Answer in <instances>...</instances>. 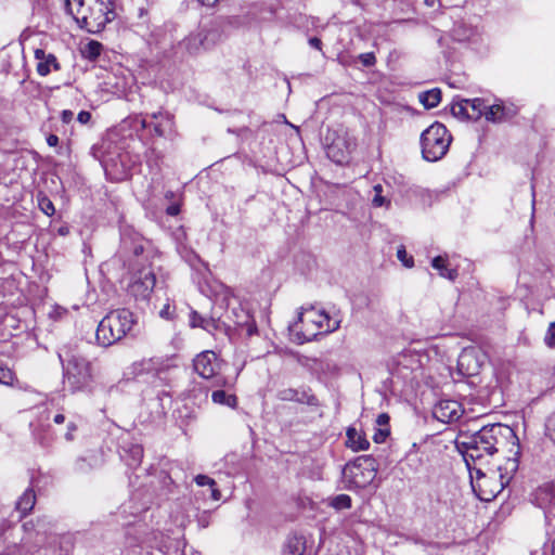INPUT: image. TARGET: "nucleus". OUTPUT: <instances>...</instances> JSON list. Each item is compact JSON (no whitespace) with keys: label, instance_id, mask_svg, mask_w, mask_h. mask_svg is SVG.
<instances>
[{"label":"nucleus","instance_id":"nucleus-7","mask_svg":"<svg viewBox=\"0 0 555 555\" xmlns=\"http://www.w3.org/2000/svg\"><path fill=\"white\" fill-rule=\"evenodd\" d=\"M452 137L447 127L438 121L430 125L421 135L423 158L427 162L440 160L449 151Z\"/></svg>","mask_w":555,"mask_h":555},{"label":"nucleus","instance_id":"nucleus-60","mask_svg":"<svg viewBox=\"0 0 555 555\" xmlns=\"http://www.w3.org/2000/svg\"><path fill=\"white\" fill-rule=\"evenodd\" d=\"M23 528H24L25 531H28L30 528H33V524L31 522H25L23 525Z\"/></svg>","mask_w":555,"mask_h":555},{"label":"nucleus","instance_id":"nucleus-63","mask_svg":"<svg viewBox=\"0 0 555 555\" xmlns=\"http://www.w3.org/2000/svg\"><path fill=\"white\" fill-rule=\"evenodd\" d=\"M552 555H555V539L552 542Z\"/></svg>","mask_w":555,"mask_h":555},{"label":"nucleus","instance_id":"nucleus-24","mask_svg":"<svg viewBox=\"0 0 555 555\" xmlns=\"http://www.w3.org/2000/svg\"><path fill=\"white\" fill-rule=\"evenodd\" d=\"M418 100L426 108H434L438 106L441 101V91L438 88H434L431 90L421 92L418 94Z\"/></svg>","mask_w":555,"mask_h":555},{"label":"nucleus","instance_id":"nucleus-56","mask_svg":"<svg viewBox=\"0 0 555 555\" xmlns=\"http://www.w3.org/2000/svg\"><path fill=\"white\" fill-rule=\"evenodd\" d=\"M169 113L168 112H156V113H153L151 114V117L157 121H159V119H162V115H168Z\"/></svg>","mask_w":555,"mask_h":555},{"label":"nucleus","instance_id":"nucleus-50","mask_svg":"<svg viewBox=\"0 0 555 555\" xmlns=\"http://www.w3.org/2000/svg\"><path fill=\"white\" fill-rule=\"evenodd\" d=\"M160 317L164 319H171L172 310L169 305H166L159 312Z\"/></svg>","mask_w":555,"mask_h":555},{"label":"nucleus","instance_id":"nucleus-59","mask_svg":"<svg viewBox=\"0 0 555 555\" xmlns=\"http://www.w3.org/2000/svg\"><path fill=\"white\" fill-rule=\"evenodd\" d=\"M83 464H85V460H80V461L78 462V469H79V470H81V472H83V470H85Z\"/></svg>","mask_w":555,"mask_h":555},{"label":"nucleus","instance_id":"nucleus-4","mask_svg":"<svg viewBox=\"0 0 555 555\" xmlns=\"http://www.w3.org/2000/svg\"><path fill=\"white\" fill-rule=\"evenodd\" d=\"M340 326V320L332 318L325 310L314 306L301 308L298 320L289 325V331L297 344L311 341L320 334L335 332Z\"/></svg>","mask_w":555,"mask_h":555},{"label":"nucleus","instance_id":"nucleus-40","mask_svg":"<svg viewBox=\"0 0 555 555\" xmlns=\"http://www.w3.org/2000/svg\"><path fill=\"white\" fill-rule=\"evenodd\" d=\"M390 430L389 427L377 428L373 435V440L376 443L385 442L386 438L389 436Z\"/></svg>","mask_w":555,"mask_h":555},{"label":"nucleus","instance_id":"nucleus-57","mask_svg":"<svg viewBox=\"0 0 555 555\" xmlns=\"http://www.w3.org/2000/svg\"><path fill=\"white\" fill-rule=\"evenodd\" d=\"M53 421L55 424H63L65 422V416L59 413L53 417Z\"/></svg>","mask_w":555,"mask_h":555},{"label":"nucleus","instance_id":"nucleus-33","mask_svg":"<svg viewBox=\"0 0 555 555\" xmlns=\"http://www.w3.org/2000/svg\"><path fill=\"white\" fill-rule=\"evenodd\" d=\"M373 190L375 192V195L374 197L372 198V204L373 206L375 207H382L384 205H389L390 204V201L387 199L385 196L382 195L383 193V185L382 184H376L373 186Z\"/></svg>","mask_w":555,"mask_h":555},{"label":"nucleus","instance_id":"nucleus-12","mask_svg":"<svg viewBox=\"0 0 555 555\" xmlns=\"http://www.w3.org/2000/svg\"><path fill=\"white\" fill-rule=\"evenodd\" d=\"M276 398L281 401H291L309 406H319L318 398L308 387L284 388L278 391Z\"/></svg>","mask_w":555,"mask_h":555},{"label":"nucleus","instance_id":"nucleus-10","mask_svg":"<svg viewBox=\"0 0 555 555\" xmlns=\"http://www.w3.org/2000/svg\"><path fill=\"white\" fill-rule=\"evenodd\" d=\"M195 372L203 378L209 379L216 377L215 385L220 386L223 384L221 377H217L219 371V362L217 354L214 351H204L195 357L193 360Z\"/></svg>","mask_w":555,"mask_h":555},{"label":"nucleus","instance_id":"nucleus-26","mask_svg":"<svg viewBox=\"0 0 555 555\" xmlns=\"http://www.w3.org/2000/svg\"><path fill=\"white\" fill-rule=\"evenodd\" d=\"M102 50L103 46L101 42L91 40L81 48V54L89 61H95L101 55Z\"/></svg>","mask_w":555,"mask_h":555},{"label":"nucleus","instance_id":"nucleus-41","mask_svg":"<svg viewBox=\"0 0 555 555\" xmlns=\"http://www.w3.org/2000/svg\"><path fill=\"white\" fill-rule=\"evenodd\" d=\"M544 341L550 348H555V322L550 324Z\"/></svg>","mask_w":555,"mask_h":555},{"label":"nucleus","instance_id":"nucleus-32","mask_svg":"<svg viewBox=\"0 0 555 555\" xmlns=\"http://www.w3.org/2000/svg\"><path fill=\"white\" fill-rule=\"evenodd\" d=\"M245 321H236V324L242 326L243 330H245L247 336H253L257 334L258 328L254 319L249 317L247 313H245Z\"/></svg>","mask_w":555,"mask_h":555},{"label":"nucleus","instance_id":"nucleus-37","mask_svg":"<svg viewBox=\"0 0 555 555\" xmlns=\"http://www.w3.org/2000/svg\"><path fill=\"white\" fill-rule=\"evenodd\" d=\"M397 257L406 268L413 267V264H414L413 258L412 257H408V254H406V250H405L404 246H400L398 248Z\"/></svg>","mask_w":555,"mask_h":555},{"label":"nucleus","instance_id":"nucleus-34","mask_svg":"<svg viewBox=\"0 0 555 555\" xmlns=\"http://www.w3.org/2000/svg\"><path fill=\"white\" fill-rule=\"evenodd\" d=\"M129 453L131 455V461L128 462L127 464H128V466L134 468L138 465H140V463L142 461L143 449L140 446L135 444L130 448Z\"/></svg>","mask_w":555,"mask_h":555},{"label":"nucleus","instance_id":"nucleus-3","mask_svg":"<svg viewBox=\"0 0 555 555\" xmlns=\"http://www.w3.org/2000/svg\"><path fill=\"white\" fill-rule=\"evenodd\" d=\"M65 8L80 28L92 34L102 31L116 17L114 0H66Z\"/></svg>","mask_w":555,"mask_h":555},{"label":"nucleus","instance_id":"nucleus-23","mask_svg":"<svg viewBox=\"0 0 555 555\" xmlns=\"http://www.w3.org/2000/svg\"><path fill=\"white\" fill-rule=\"evenodd\" d=\"M433 268L439 271V274L442 278H446L450 281H454L457 278V270L450 269L447 264V259L442 256H437L431 261Z\"/></svg>","mask_w":555,"mask_h":555},{"label":"nucleus","instance_id":"nucleus-6","mask_svg":"<svg viewBox=\"0 0 555 555\" xmlns=\"http://www.w3.org/2000/svg\"><path fill=\"white\" fill-rule=\"evenodd\" d=\"M63 367L64 384L72 392L85 389L92 382L91 363L75 350L63 348L59 352Z\"/></svg>","mask_w":555,"mask_h":555},{"label":"nucleus","instance_id":"nucleus-19","mask_svg":"<svg viewBox=\"0 0 555 555\" xmlns=\"http://www.w3.org/2000/svg\"><path fill=\"white\" fill-rule=\"evenodd\" d=\"M154 132L158 137L173 138L176 134L173 116L171 114L162 115V119L154 124Z\"/></svg>","mask_w":555,"mask_h":555},{"label":"nucleus","instance_id":"nucleus-35","mask_svg":"<svg viewBox=\"0 0 555 555\" xmlns=\"http://www.w3.org/2000/svg\"><path fill=\"white\" fill-rule=\"evenodd\" d=\"M15 379L14 372L8 367L7 365L0 363V384L3 385H13Z\"/></svg>","mask_w":555,"mask_h":555},{"label":"nucleus","instance_id":"nucleus-1","mask_svg":"<svg viewBox=\"0 0 555 555\" xmlns=\"http://www.w3.org/2000/svg\"><path fill=\"white\" fill-rule=\"evenodd\" d=\"M121 253L132 256L129 267L132 271L128 292L137 300L149 299L156 283V278L151 269V262L155 254L151 243L142 235L133 231H125L121 235Z\"/></svg>","mask_w":555,"mask_h":555},{"label":"nucleus","instance_id":"nucleus-54","mask_svg":"<svg viewBox=\"0 0 555 555\" xmlns=\"http://www.w3.org/2000/svg\"><path fill=\"white\" fill-rule=\"evenodd\" d=\"M46 56H47V55H46V53H44V51H43V50H41V49H37V50L35 51V57H36L37 60H39V62L43 61V60L46 59Z\"/></svg>","mask_w":555,"mask_h":555},{"label":"nucleus","instance_id":"nucleus-18","mask_svg":"<svg viewBox=\"0 0 555 555\" xmlns=\"http://www.w3.org/2000/svg\"><path fill=\"white\" fill-rule=\"evenodd\" d=\"M306 552V539L302 535H289L283 545V555H304Z\"/></svg>","mask_w":555,"mask_h":555},{"label":"nucleus","instance_id":"nucleus-45","mask_svg":"<svg viewBox=\"0 0 555 555\" xmlns=\"http://www.w3.org/2000/svg\"><path fill=\"white\" fill-rule=\"evenodd\" d=\"M359 59L361 63L366 67L373 66L376 62L375 55L371 52L360 54Z\"/></svg>","mask_w":555,"mask_h":555},{"label":"nucleus","instance_id":"nucleus-36","mask_svg":"<svg viewBox=\"0 0 555 555\" xmlns=\"http://www.w3.org/2000/svg\"><path fill=\"white\" fill-rule=\"evenodd\" d=\"M544 430L545 436L555 443V411L546 417Z\"/></svg>","mask_w":555,"mask_h":555},{"label":"nucleus","instance_id":"nucleus-42","mask_svg":"<svg viewBox=\"0 0 555 555\" xmlns=\"http://www.w3.org/2000/svg\"><path fill=\"white\" fill-rule=\"evenodd\" d=\"M205 319H206V317H203L197 311L192 310L190 312V326L193 327V328L194 327H201V321L205 320Z\"/></svg>","mask_w":555,"mask_h":555},{"label":"nucleus","instance_id":"nucleus-11","mask_svg":"<svg viewBox=\"0 0 555 555\" xmlns=\"http://www.w3.org/2000/svg\"><path fill=\"white\" fill-rule=\"evenodd\" d=\"M354 139L346 135H338L327 145V156L336 164H345L349 160L350 154L356 149Z\"/></svg>","mask_w":555,"mask_h":555},{"label":"nucleus","instance_id":"nucleus-13","mask_svg":"<svg viewBox=\"0 0 555 555\" xmlns=\"http://www.w3.org/2000/svg\"><path fill=\"white\" fill-rule=\"evenodd\" d=\"M483 356L475 348L464 349L459 356L457 369L462 375L475 376L482 365Z\"/></svg>","mask_w":555,"mask_h":555},{"label":"nucleus","instance_id":"nucleus-27","mask_svg":"<svg viewBox=\"0 0 555 555\" xmlns=\"http://www.w3.org/2000/svg\"><path fill=\"white\" fill-rule=\"evenodd\" d=\"M211 400L216 404L227 405L235 408L237 404V398L234 395H229L224 390H216L211 393Z\"/></svg>","mask_w":555,"mask_h":555},{"label":"nucleus","instance_id":"nucleus-64","mask_svg":"<svg viewBox=\"0 0 555 555\" xmlns=\"http://www.w3.org/2000/svg\"><path fill=\"white\" fill-rule=\"evenodd\" d=\"M59 232H60L62 235L66 234V230H64V229H62V228L60 229V231H59Z\"/></svg>","mask_w":555,"mask_h":555},{"label":"nucleus","instance_id":"nucleus-20","mask_svg":"<svg viewBox=\"0 0 555 555\" xmlns=\"http://www.w3.org/2000/svg\"><path fill=\"white\" fill-rule=\"evenodd\" d=\"M347 446L353 451H364L369 449L370 442L356 428H348Z\"/></svg>","mask_w":555,"mask_h":555},{"label":"nucleus","instance_id":"nucleus-58","mask_svg":"<svg viewBox=\"0 0 555 555\" xmlns=\"http://www.w3.org/2000/svg\"><path fill=\"white\" fill-rule=\"evenodd\" d=\"M203 5L212 7L220 0H198Z\"/></svg>","mask_w":555,"mask_h":555},{"label":"nucleus","instance_id":"nucleus-49","mask_svg":"<svg viewBox=\"0 0 555 555\" xmlns=\"http://www.w3.org/2000/svg\"><path fill=\"white\" fill-rule=\"evenodd\" d=\"M462 28H463V26H462V25H459V26H456V27L453 29V35H454V37H455L457 40H460V41L465 40V39H468V36H465V35H463V34H461Z\"/></svg>","mask_w":555,"mask_h":555},{"label":"nucleus","instance_id":"nucleus-8","mask_svg":"<svg viewBox=\"0 0 555 555\" xmlns=\"http://www.w3.org/2000/svg\"><path fill=\"white\" fill-rule=\"evenodd\" d=\"M377 469V462L372 455H361L345 465L343 475L349 489H363L373 482Z\"/></svg>","mask_w":555,"mask_h":555},{"label":"nucleus","instance_id":"nucleus-55","mask_svg":"<svg viewBox=\"0 0 555 555\" xmlns=\"http://www.w3.org/2000/svg\"><path fill=\"white\" fill-rule=\"evenodd\" d=\"M167 214L170 216H176L179 214V207L177 205H171L167 208Z\"/></svg>","mask_w":555,"mask_h":555},{"label":"nucleus","instance_id":"nucleus-30","mask_svg":"<svg viewBox=\"0 0 555 555\" xmlns=\"http://www.w3.org/2000/svg\"><path fill=\"white\" fill-rule=\"evenodd\" d=\"M37 198H38L39 208L41 209V211L43 214H46L47 216L54 215V212H55L54 205L48 196L40 193V194H38Z\"/></svg>","mask_w":555,"mask_h":555},{"label":"nucleus","instance_id":"nucleus-14","mask_svg":"<svg viewBox=\"0 0 555 555\" xmlns=\"http://www.w3.org/2000/svg\"><path fill=\"white\" fill-rule=\"evenodd\" d=\"M134 377L152 376L160 378L162 374L166 372L164 361L158 358L142 359L134 362L131 366Z\"/></svg>","mask_w":555,"mask_h":555},{"label":"nucleus","instance_id":"nucleus-2","mask_svg":"<svg viewBox=\"0 0 555 555\" xmlns=\"http://www.w3.org/2000/svg\"><path fill=\"white\" fill-rule=\"evenodd\" d=\"M508 439L517 440L514 430L506 425L491 424L472 435H461L457 447L461 450L473 478L472 463L492 456L505 447Z\"/></svg>","mask_w":555,"mask_h":555},{"label":"nucleus","instance_id":"nucleus-48","mask_svg":"<svg viewBox=\"0 0 555 555\" xmlns=\"http://www.w3.org/2000/svg\"><path fill=\"white\" fill-rule=\"evenodd\" d=\"M77 427L74 423H69L67 425V433L65 434V438L68 441H72L74 439V433L76 431Z\"/></svg>","mask_w":555,"mask_h":555},{"label":"nucleus","instance_id":"nucleus-61","mask_svg":"<svg viewBox=\"0 0 555 555\" xmlns=\"http://www.w3.org/2000/svg\"><path fill=\"white\" fill-rule=\"evenodd\" d=\"M212 495H214V499L218 500L219 499V491L214 489L212 490Z\"/></svg>","mask_w":555,"mask_h":555},{"label":"nucleus","instance_id":"nucleus-43","mask_svg":"<svg viewBox=\"0 0 555 555\" xmlns=\"http://www.w3.org/2000/svg\"><path fill=\"white\" fill-rule=\"evenodd\" d=\"M195 482L199 487H204V486L214 487L216 485V481L206 475H197L195 477Z\"/></svg>","mask_w":555,"mask_h":555},{"label":"nucleus","instance_id":"nucleus-46","mask_svg":"<svg viewBox=\"0 0 555 555\" xmlns=\"http://www.w3.org/2000/svg\"><path fill=\"white\" fill-rule=\"evenodd\" d=\"M376 424L379 426V428L388 427L389 415L386 413H380L376 418Z\"/></svg>","mask_w":555,"mask_h":555},{"label":"nucleus","instance_id":"nucleus-62","mask_svg":"<svg viewBox=\"0 0 555 555\" xmlns=\"http://www.w3.org/2000/svg\"><path fill=\"white\" fill-rule=\"evenodd\" d=\"M141 125H142V128H147V127H149V124L146 122V120H145V119H143V120L141 121Z\"/></svg>","mask_w":555,"mask_h":555},{"label":"nucleus","instance_id":"nucleus-21","mask_svg":"<svg viewBox=\"0 0 555 555\" xmlns=\"http://www.w3.org/2000/svg\"><path fill=\"white\" fill-rule=\"evenodd\" d=\"M36 504V494L33 489H26L16 502V509L21 513V517L26 516Z\"/></svg>","mask_w":555,"mask_h":555},{"label":"nucleus","instance_id":"nucleus-17","mask_svg":"<svg viewBox=\"0 0 555 555\" xmlns=\"http://www.w3.org/2000/svg\"><path fill=\"white\" fill-rule=\"evenodd\" d=\"M206 40L207 37L202 34H192L179 42L178 50L188 55H196L202 49L208 48Z\"/></svg>","mask_w":555,"mask_h":555},{"label":"nucleus","instance_id":"nucleus-53","mask_svg":"<svg viewBox=\"0 0 555 555\" xmlns=\"http://www.w3.org/2000/svg\"><path fill=\"white\" fill-rule=\"evenodd\" d=\"M47 143L49 146H56L59 144V137L56 134L48 135Z\"/></svg>","mask_w":555,"mask_h":555},{"label":"nucleus","instance_id":"nucleus-38","mask_svg":"<svg viewBox=\"0 0 555 555\" xmlns=\"http://www.w3.org/2000/svg\"><path fill=\"white\" fill-rule=\"evenodd\" d=\"M201 328L207 331L208 333H212L219 328V323L214 318H206L205 320L201 321Z\"/></svg>","mask_w":555,"mask_h":555},{"label":"nucleus","instance_id":"nucleus-15","mask_svg":"<svg viewBox=\"0 0 555 555\" xmlns=\"http://www.w3.org/2000/svg\"><path fill=\"white\" fill-rule=\"evenodd\" d=\"M463 410L455 400H442L436 404L434 415L442 423H453L461 418Z\"/></svg>","mask_w":555,"mask_h":555},{"label":"nucleus","instance_id":"nucleus-5","mask_svg":"<svg viewBox=\"0 0 555 555\" xmlns=\"http://www.w3.org/2000/svg\"><path fill=\"white\" fill-rule=\"evenodd\" d=\"M135 324L133 313L125 308L109 311L99 323L95 338L99 345L108 347L126 337Z\"/></svg>","mask_w":555,"mask_h":555},{"label":"nucleus","instance_id":"nucleus-31","mask_svg":"<svg viewBox=\"0 0 555 555\" xmlns=\"http://www.w3.org/2000/svg\"><path fill=\"white\" fill-rule=\"evenodd\" d=\"M451 112L455 117L469 119L470 112L468 109V104H466V100L454 103L451 107Z\"/></svg>","mask_w":555,"mask_h":555},{"label":"nucleus","instance_id":"nucleus-16","mask_svg":"<svg viewBox=\"0 0 555 555\" xmlns=\"http://www.w3.org/2000/svg\"><path fill=\"white\" fill-rule=\"evenodd\" d=\"M532 502L544 511L555 508V483L544 482L539 486L531 494Z\"/></svg>","mask_w":555,"mask_h":555},{"label":"nucleus","instance_id":"nucleus-25","mask_svg":"<svg viewBox=\"0 0 555 555\" xmlns=\"http://www.w3.org/2000/svg\"><path fill=\"white\" fill-rule=\"evenodd\" d=\"M468 109L470 112L469 119L478 120L481 116H485L487 104L482 99L466 100Z\"/></svg>","mask_w":555,"mask_h":555},{"label":"nucleus","instance_id":"nucleus-39","mask_svg":"<svg viewBox=\"0 0 555 555\" xmlns=\"http://www.w3.org/2000/svg\"><path fill=\"white\" fill-rule=\"evenodd\" d=\"M190 396H193L194 398H197V393L203 396L204 400H207L208 398V389L206 386H203L202 384H194L192 389L189 390Z\"/></svg>","mask_w":555,"mask_h":555},{"label":"nucleus","instance_id":"nucleus-47","mask_svg":"<svg viewBox=\"0 0 555 555\" xmlns=\"http://www.w3.org/2000/svg\"><path fill=\"white\" fill-rule=\"evenodd\" d=\"M90 119H91V114L87 111L79 112V114L77 116V120L82 125L88 124L90 121Z\"/></svg>","mask_w":555,"mask_h":555},{"label":"nucleus","instance_id":"nucleus-52","mask_svg":"<svg viewBox=\"0 0 555 555\" xmlns=\"http://www.w3.org/2000/svg\"><path fill=\"white\" fill-rule=\"evenodd\" d=\"M74 117V113L72 111L65 109L62 112V120L66 124L70 122Z\"/></svg>","mask_w":555,"mask_h":555},{"label":"nucleus","instance_id":"nucleus-28","mask_svg":"<svg viewBox=\"0 0 555 555\" xmlns=\"http://www.w3.org/2000/svg\"><path fill=\"white\" fill-rule=\"evenodd\" d=\"M51 66L55 69H60V64L57 63L56 57L53 54H48L46 59L38 63L37 73L40 76H47L51 72Z\"/></svg>","mask_w":555,"mask_h":555},{"label":"nucleus","instance_id":"nucleus-22","mask_svg":"<svg viewBox=\"0 0 555 555\" xmlns=\"http://www.w3.org/2000/svg\"><path fill=\"white\" fill-rule=\"evenodd\" d=\"M512 113L501 104L487 105L485 117L488 121L500 122L512 117Z\"/></svg>","mask_w":555,"mask_h":555},{"label":"nucleus","instance_id":"nucleus-51","mask_svg":"<svg viewBox=\"0 0 555 555\" xmlns=\"http://www.w3.org/2000/svg\"><path fill=\"white\" fill-rule=\"evenodd\" d=\"M309 44L314 48V49H318V50H321L322 49V41L321 39H319L318 37H311L309 39Z\"/></svg>","mask_w":555,"mask_h":555},{"label":"nucleus","instance_id":"nucleus-29","mask_svg":"<svg viewBox=\"0 0 555 555\" xmlns=\"http://www.w3.org/2000/svg\"><path fill=\"white\" fill-rule=\"evenodd\" d=\"M352 500L348 494H338L331 499L330 506L337 511L349 509L351 507Z\"/></svg>","mask_w":555,"mask_h":555},{"label":"nucleus","instance_id":"nucleus-9","mask_svg":"<svg viewBox=\"0 0 555 555\" xmlns=\"http://www.w3.org/2000/svg\"><path fill=\"white\" fill-rule=\"evenodd\" d=\"M472 485L475 491H479L478 496L481 500L490 501L503 491L506 481L503 480L502 475L498 476L495 472L488 475L481 468L473 467Z\"/></svg>","mask_w":555,"mask_h":555},{"label":"nucleus","instance_id":"nucleus-44","mask_svg":"<svg viewBox=\"0 0 555 555\" xmlns=\"http://www.w3.org/2000/svg\"><path fill=\"white\" fill-rule=\"evenodd\" d=\"M188 262L190 263V266L198 271H201V267H203L205 270H207V267L206 264L201 260V258L195 255V254H192L190 256V258L188 259Z\"/></svg>","mask_w":555,"mask_h":555}]
</instances>
